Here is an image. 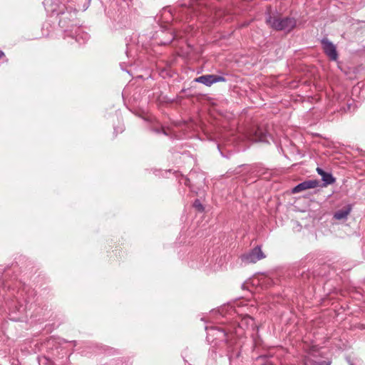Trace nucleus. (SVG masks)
<instances>
[{
    "label": "nucleus",
    "mask_w": 365,
    "mask_h": 365,
    "mask_svg": "<svg viewBox=\"0 0 365 365\" xmlns=\"http://www.w3.org/2000/svg\"><path fill=\"white\" fill-rule=\"evenodd\" d=\"M265 22L267 26L275 31H291L297 24L294 18L290 16L282 17L277 13L271 12V6L267 9Z\"/></svg>",
    "instance_id": "obj_1"
},
{
    "label": "nucleus",
    "mask_w": 365,
    "mask_h": 365,
    "mask_svg": "<svg viewBox=\"0 0 365 365\" xmlns=\"http://www.w3.org/2000/svg\"><path fill=\"white\" fill-rule=\"evenodd\" d=\"M265 257L260 247H255L251 251L242 256V260L245 263H255L259 259Z\"/></svg>",
    "instance_id": "obj_2"
},
{
    "label": "nucleus",
    "mask_w": 365,
    "mask_h": 365,
    "mask_svg": "<svg viewBox=\"0 0 365 365\" xmlns=\"http://www.w3.org/2000/svg\"><path fill=\"white\" fill-rule=\"evenodd\" d=\"M322 48L324 53L331 60L336 61L338 58V53L336 46L328 38H324L321 41Z\"/></svg>",
    "instance_id": "obj_3"
},
{
    "label": "nucleus",
    "mask_w": 365,
    "mask_h": 365,
    "mask_svg": "<svg viewBox=\"0 0 365 365\" xmlns=\"http://www.w3.org/2000/svg\"><path fill=\"white\" fill-rule=\"evenodd\" d=\"M267 131L261 126H255L249 131L250 140L255 142H264L267 138Z\"/></svg>",
    "instance_id": "obj_4"
},
{
    "label": "nucleus",
    "mask_w": 365,
    "mask_h": 365,
    "mask_svg": "<svg viewBox=\"0 0 365 365\" xmlns=\"http://www.w3.org/2000/svg\"><path fill=\"white\" fill-rule=\"evenodd\" d=\"M319 185V181L317 180H305V181L298 184L297 186H295L292 190V192L293 194L299 193L304 190L315 188V187H318Z\"/></svg>",
    "instance_id": "obj_5"
},
{
    "label": "nucleus",
    "mask_w": 365,
    "mask_h": 365,
    "mask_svg": "<svg viewBox=\"0 0 365 365\" xmlns=\"http://www.w3.org/2000/svg\"><path fill=\"white\" fill-rule=\"evenodd\" d=\"M195 81L210 86L214 83L225 81V78L222 76L217 75H203L195 79Z\"/></svg>",
    "instance_id": "obj_6"
},
{
    "label": "nucleus",
    "mask_w": 365,
    "mask_h": 365,
    "mask_svg": "<svg viewBox=\"0 0 365 365\" xmlns=\"http://www.w3.org/2000/svg\"><path fill=\"white\" fill-rule=\"evenodd\" d=\"M317 172L319 175L322 176V180L324 182V186L331 185L335 182V178L332 176V175L329 173L324 171L323 169L317 168Z\"/></svg>",
    "instance_id": "obj_7"
},
{
    "label": "nucleus",
    "mask_w": 365,
    "mask_h": 365,
    "mask_svg": "<svg viewBox=\"0 0 365 365\" xmlns=\"http://www.w3.org/2000/svg\"><path fill=\"white\" fill-rule=\"evenodd\" d=\"M351 207L350 205H346L341 208V210H337L334 215V218L336 220H345L346 219L347 216L349 215L351 212Z\"/></svg>",
    "instance_id": "obj_8"
},
{
    "label": "nucleus",
    "mask_w": 365,
    "mask_h": 365,
    "mask_svg": "<svg viewBox=\"0 0 365 365\" xmlns=\"http://www.w3.org/2000/svg\"><path fill=\"white\" fill-rule=\"evenodd\" d=\"M304 365H329L325 361L317 362L311 359H307L304 361Z\"/></svg>",
    "instance_id": "obj_9"
},
{
    "label": "nucleus",
    "mask_w": 365,
    "mask_h": 365,
    "mask_svg": "<svg viewBox=\"0 0 365 365\" xmlns=\"http://www.w3.org/2000/svg\"><path fill=\"white\" fill-rule=\"evenodd\" d=\"M193 207L198 211V212H202L205 210L204 208V206L202 205L201 202L200 201V200L198 199H196L195 201H194V203H193Z\"/></svg>",
    "instance_id": "obj_10"
},
{
    "label": "nucleus",
    "mask_w": 365,
    "mask_h": 365,
    "mask_svg": "<svg viewBox=\"0 0 365 365\" xmlns=\"http://www.w3.org/2000/svg\"><path fill=\"white\" fill-rule=\"evenodd\" d=\"M213 330L218 331L220 334H221L222 335V337L224 339H226V337L227 336V333L225 331L222 330L220 328H215V329H213ZM225 340H226V341H227V339H225Z\"/></svg>",
    "instance_id": "obj_11"
},
{
    "label": "nucleus",
    "mask_w": 365,
    "mask_h": 365,
    "mask_svg": "<svg viewBox=\"0 0 365 365\" xmlns=\"http://www.w3.org/2000/svg\"><path fill=\"white\" fill-rule=\"evenodd\" d=\"M4 56V53L0 51V59Z\"/></svg>",
    "instance_id": "obj_12"
}]
</instances>
